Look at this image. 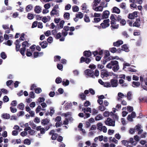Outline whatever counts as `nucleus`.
Listing matches in <instances>:
<instances>
[{"label": "nucleus", "instance_id": "57", "mask_svg": "<svg viewBox=\"0 0 147 147\" xmlns=\"http://www.w3.org/2000/svg\"><path fill=\"white\" fill-rule=\"evenodd\" d=\"M34 121L36 123H38L40 122V119L38 117H36L34 119Z\"/></svg>", "mask_w": 147, "mask_h": 147}, {"label": "nucleus", "instance_id": "61", "mask_svg": "<svg viewBox=\"0 0 147 147\" xmlns=\"http://www.w3.org/2000/svg\"><path fill=\"white\" fill-rule=\"evenodd\" d=\"M29 50L27 49V53H26V55L28 57L31 56L32 55V53L31 52L29 51Z\"/></svg>", "mask_w": 147, "mask_h": 147}, {"label": "nucleus", "instance_id": "20", "mask_svg": "<svg viewBox=\"0 0 147 147\" xmlns=\"http://www.w3.org/2000/svg\"><path fill=\"white\" fill-rule=\"evenodd\" d=\"M112 68V70L114 72H117L119 69V64L113 66Z\"/></svg>", "mask_w": 147, "mask_h": 147}, {"label": "nucleus", "instance_id": "21", "mask_svg": "<svg viewBox=\"0 0 147 147\" xmlns=\"http://www.w3.org/2000/svg\"><path fill=\"white\" fill-rule=\"evenodd\" d=\"M94 10L96 11H102L103 10V7L101 6H99L97 7L94 9H93Z\"/></svg>", "mask_w": 147, "mask_h": 147}, {"label": "nucleus", "instance_id": "28", "mask_svg": "<svg viewBox=\"0 0 147 147\" xmlns=\"http://www.w3.org/2000/svg\"><path fill=\"white\" fill-rule=\"evenodd\" d=\"M64 18L67 20H69L70 18V14L69 13H65L63 16Z\"/></svg>", "mask_w": 147, "mask_h": 147}, {"label": "nucleus", "instance_id": "4", "mask_svg": "<svg viewBox=\"0 0 147 147\" xmlns=\"http://www.w3.org/2000/svg\"><path fill=\"white\" fill-rule=\"evenodd\" d=\"M115 120L108 117L105 121V124L108 126H115Z\"/></svg>", "mask_w": 147, "mask_h": 147}, {"label": "nucleus", "instance_id": "13", "mask_svg": "<svg viewBox=\"0 0 147 147\" xmlns=\"http://www.w3.org/2000/svg\"><path fill=\"white\" fill-rule=\"evenodd\" d=\"M39 45L41 46L42 49H44L46 48L48 45V43L46 41H44L42 42H39Z\"/></svg>", "mask_w": 147, "mask_h": 147}, {"label": "nucleus", "instance_id": "5", "mask_svg": "<svg viewBox=\"0 0 147 147\" xmlns=\"http://www.w3.org/2000/svg\"><path fill=\"white\" fill-rule=\"evenodd\" d=\"M119 64L118 62L116 60H113L109 63L106 65V67L109 69H111L112 66H114Z\"/></svg>", "mask_w": 147, "mask_h": 147}, {"label": "nucleus", "instance_id": "49", "mask_svg": "<svg viewBox=\"0 0 147 147\" xmlns=\"http://www.w3.org/2000/svg\"><path fill=\"white\" fill-rule=\"evenodd\" d=\"M101 20L100 18H94V21H92L93 22L98 23Z\"/></svg>", "mask_w": 147, "mask_h": 147}, {"label": "nucleus", "instance_id": "8", "mask_svg": "<svg viewBox=\"0 0 147 147\" xmlns=\"http://www.w3.org/2000/svg\"><path fill=\"white\" fill-rule=\"evenodd\" d=\"M137 11H134L132 13H129L128 16V18L129 19H134L138 16Z\"/></svg>", "mask_w": 147, "mask_h": 147}, {"label": "nucleus", "instance_id": "7", "mask_svg": "<svg viewBox=\"0 0 147 147\" xmlns=\"http://www.w3.org/2000/svg\"><path fill=\"white\" fill-rule=\"evenodd\" d=\"M84 73L86 75L92 78H94V76L93 71L92 70L90 69H87L85 71Z\"/></svg>", "mask_w": 147, "mask_h": 147}, {"label": "nucleus", "instance_id": "46", "mask_svg": "<svg viewBox=\"0 0 147 147\" xmlns=\"http://www.w3.org/2000/svg\"><path fill=\"white\" fill-rule=\"evenodd\" d=\"M12 41L11 40H8L7 42H6L5 43L6 45L11 46L12 45Z\"/></svg>", "mask_w": 147, "mask_h": 147}, {"label": "nucleus", "instance_id": "34", "mask_svg": "<svg viewBox=\"0 0 147 147\" xmlns=\"http://www.w3.org/2000/svg\"><path fill=\"white\" fill-rule=\"evenodd\" d=\"M40 133L38 134V135L39 136H40L41 134H45V129L43 127H42L40 130Z\"/></svg>", "mask_w": 147, "mask_h": 147}, {"label": "nucleus", "instance_id": "19", "mask_svg": "<svg viewBox=\"0 0 147 147\" xmlns=\"http://www.w3.org/2000/svg\"><path fill=\"white\" fill-rule=\"evenodd\" d=\"M76 18H79L80 19L82 18L84 16L83 14L80 12H78V13L76 15Z\"/></svg>", "mask_w": 147, "mask_h": 147}, {"label": "nucleus", "instance_id": "36", "mask_svg": "<svg viewBox=\"0 0 147 147\" xmlns=\"http://www.w3.org/2000/svg\"><path fill=\"white\" fill-rule=\"evenodd\" d=\"M41 89L40 88H38L35 89V92L36 93L39 94L42 92Z\"/></svg>", "mask_w": 147, "mask_h": 147}, {"label": "nucleus", "instance_id": "6", "mask_svg": "<svg viewBox=\"0 0 147 147\" xmlns=\"http://www.w3.org/2000/svg\"><path fill=\"white\" fill-rule=\"evenodd\" d=\"M109 22L110 20L109 19L105 20H103V22L100 24V26L102 28H105L109 26Z\"/></svg>", "mask_w": 147, "mask_h": 147}, {"label": "nucleus", "instance_id": "45", "mask_svg": "<svg viewBox=\"0 0 147 147\" xmlns=\"http://www.w3.org/2000/svg\"><path fill=\"white\" fill-rule=\"evenodd\" d=\"M110 52L112 53H114L117 51V49L115 47L111 48L109 49Z\"/></svg>", "mask_w": 147, "mask_h": 147}, {"label": "nucleus", "instance_id": "23", "mask_svg": "<svg viewBox=\"0 0 147 147\" xmlns=\"http://www.w3.org/2000/svg\"><path fill=\"white\" fill-rule=\"evenodd\" d=\"M33 8L32 5L31 4L27 6L26 8V12H28L29 11L31 10Z\"/></svg>", "mask_w": 147, "mask_h": 147}, {"label": "nucleus", "instance_id": "48", "mask_svg": "<svg viewBox=\"0 0 147 147\" xmlns=\"http://www.w3.org/2000/svg\"><path fill=\"white\" fill-rule=\"evenodd\" d=\"M61 117L59 116H58L55 118V122H59L61 120Z\"/></svg>", "mask_w": 147, "mask_h": 147}, {"label": "nucleus", "instance_id": "47", "mask_svg": "<svg viewBox=\"0 0 147 147\" xmlns=\"http://www.w3.org/2000/svg\"><path fill=\"white\" fill-rule=\"evenodd\" d=\"M65 23V21L63 20L59 22V26L61 29L63 28V25Z\"/></svg>", "mask_w": 147, "mask_h": 147}, {"label": "nucleus", "instance_id": "55", "mask_svg": "<svg viewBox=\"0 0 147 147\" xmlns=\"http://www.w3.org/2000/svg\"><path fill=\"white\" fill-rule=\"evenodd\" d=\"M61 33L59 32L56 35H55V37L56 39H59L61 37Z\"/></svg>", "mask_w": 147, "mask_h": 147}, {"label": "nucleus", "instance_id": "31", "mask_svg": "<svg viewBox=\"0 0 147 147\" xmlns=\"http://www.w3.org/2000/svg\"><path fill=\"white\" fill-rule=\"evenodd\" d=\"M2 117L3 118L8 119H9L10 115L9 114L6 113L3 115Z\"/></svg>", "mask_w": 147, "mask_h": 147}, {"label": "nucleus", "instance_id": "58", "mask_svg": "<svg viewBox=\"0 0 147 147\" xmlns=\"http://www.w3.org/2000/svg\"><path fill=\"white\" fill-rule=\"evenodd\" d=\"M127 110L129 112H132L133 111V108L132 107L129 106L127 107Z\"/></svg>", "mask_w": 147, "mask_h": 147}, {"label": "nucleus", "instance_id": "27", "mask_svg": "<svg viewBox=\"0 0 147 147\" xmlns=\"http://www.w3.org/2000/svg\"><path fill=\"white\" fill-rule=\"evenodd\" d=\"M69 81L67 80H66V81L65 82L64 80H63L62 82V84L64 86H66L68 85L69 84Z\"/></svg>", "mask_w": 147, "mask_h": 147}, {"label": "nucleus", "instance_id": "17", "mask_svg": "<svg viewBox=\"0 0 147 147\" xmlns=\"http://www.w3.org/2000/svg\"><path fill=\"white\" fill-rule=\"evenodd\" d=\"M122 51H124L126 52H128L129 50L126 44H124L121 46Z\"/></svg>", "mask_w": 147, "mask_h": 147}, {"label": "nucleus", "instance_id": "52", "mask_svg": "<svg viewBox=\"0 0 147 147\" xmlns=\"http://www.w3.org/2000/svg\"><path fill=\"white\" fill-rule=\"evenodd\" d=\"M120 24L122 26L125 25L126 23V21L124 19H122L120 21Z\"/></svg>", "mask_w": 147, "mask_h": 147}, {"label": "nucleus", "instance_id": "10", "mask_svg": "<svg viewBox=\"0 0 147 147\" xmlns=\"http://www.w3.org/2000/svg\"><path fill=\"white\" fill-rule=\"evenodd\" d=\"M111 86L112 87H116L118 85V80L114 79L111 80Z\"/></svg>", "mask_w": 147, "mask_h": 147}, {"label": "nucleus", "instance_id": "62", "mask_svg": "<svg viewBox=\"0 0 147 147\" xmlns=\"http://www.w3.org/2000/svg\"><path fill=\"white\" fill-rule=\"evenodd\" d=\"M29 96L31 98H34L35 97L34 93L33 92L31 91L29 93Z\"/></svg>", "mask_w": 147, "mask_h": 147}, {"label": "nucleus", "instance_id": "40", "mask_svg": "<svg viewBox=\"0 0 147 147\" xmlns=\"http://www.w3.org/2000/svg\"><path fill=\"white\" fill-rule=\"evenodd\" d=\"M57 136L58 134L57 133H56L52 135L51 138L52 140H55L57 138Z\"/></svg>", "mask_w": 147, "mask_h": 147}, {"label": "nucleus", "instance_id": "9", "mask_svg": "<svg viewBox=\"0 0 147 147\" xmlns=\"http://www.w3.org/2000/svg\"><path fill=\"white\" fill-rule=\"evenodd\" d=\"M100 75L101 77L102 78L105 77H107L109 76V75L108 74V72L106 70L104 69H102L101 70Z\"/></svg>", "mask_w": 147, "mask_h": 147}, {"label": "nucleus", "instance_id": "44", "mask_svg": "<svg viewBox=\"0 0 147 147\" xmlns=\"http://www.w3.org/2000/svg\"><path fill=\"white\" fill-rule=\"evenodd\" d=\"M107 57H103V59L101 61L102 62V63L103 65L105 64L108 61V60L107 59Z\"/></svg>", "mask_w": 147, "mask_h": 147}, {"label": "nucleus", "instance_id": "60", "mask_svg": "<svg viewBox=\"0 0 147 147\" xmlns=\"http://www.w3.org/2000/svg\"><path fill=\"white\" fill-rule=\"evenodd\" d=\"M90 105V103L88 101H86L84 103V106L86 107H87Z\"/></svg>", "mask_w": 147, "mask_h": 147}, {"label": "nucleus", "instance_id": "37", "mask_svg": "<svg viewBox=\"0 0 147 147\" xmlns=\"http://www.w3.org/2000/svg\"><path fill=\"white\" fill-rule=\"evenodd\" d=\"M98 109L101 111H105L106 109V108L103 105L99 106L98 107Z\"/></svg>", "mask_w": 147, "mask_h": 147}, {"label": "nucleus", "instance_id": "41", "mask_svg": "<svg viewBox=\"0 0 147 147\" xmlns=\"http://www.w3.org/2000/svg\"><path fill=\"white\" fill-rule=\"evenodd\" d=\"M1 57L3 59H5L7 58V55L4 52H2L1 54Z\"/></svg>", "mask_w": 147, "mask_h": 147}, {"label": "nucleus", "instance_id": "16", "mask_svg": "<svg viewBox=\"0 0 147 147\" xmlns=\"http://www.w3.org/2000/svg\"><path fill=\"white\" fill-rule=\"evenodd\" d=\"M41 9L39 5L36 6L34 8V11L36 13H39L41 12Z\"/></svg>", "mask_w": 147, "mask_h": 147}, {"label": "nucleus", "instance_id": "54", "mask_svg": "<svg viewBox=\"0 0 147 147\" xmlns=\"http://www.w3.org/2000/svg\"><path fill=\"white\" fill-rule=\"evenodd\" d=\"M110 112L108 111H105L103 113V116L105 117H108L109 116Z\"/></svg>", "mask_w": 147, "mask_h": 147}, {"label": "nucleus", "instance_id": "18", "mask_svg": "<svg viewBox=\"0 0 147 147\" xmlns=\"http://www.w3.org/2000/svg\"><path fill=\"white\" fill-rule=\"evenodd\" d=\"M112 12L119 14L120 13V10L117 7H114L113 8Z\"/></svg>", "mask_w": 147, "mask_h": 147}, {"label": "nucleus", "instance_id": "35", "mask_svg": "<svg viewBox=\"0 0 147 147\" xmlns=\"http://www.w3.org/2000/svg\"><path fill=\"white\" fill-rule=\"evenodd\" d=\"M98 129H99L100 131H101L102 129V124L100 123H98L97 124Z\"/></svg>", "mask_w": 147, "mask_h": 147}, {"label": "nucleus", "instance_id": "1", "mask_svg": "<svg viewBox=\"0 0 147 147\" xmlns=\"http://www.w3.org/2000/svg\"><path fill=\"white\" fill-rule=\"evenodd\" d=\"M20 41L19 40H17L14 42L16 45V50L17 52L19 51L23 56L25 55V52L26 50V47H28L30 44L28 41H26L23 42L22 44V48L20 49L21 45L20 44Z\"/></svg>", "mask_w": 147, "mask_h": 147}, {"label": "nucleus", "instance_id": "11", "mask_svg": "<svg viewBox=\"0 0 147 147\" xmlns=\"http://www.w3.org/2000/svg\"><path fill=\"white\" fill-rule=\"evenodd\" d=\"M123 43V42L122 40H119L115 42H114L113 43V45L114 47H119Z\"/></svg>", "mask_w": 147, "mask_h": 147}, {"label": "nucleus", "instance_id": "63", "mask_svg": "<svg viewBox=\"0 0 147 147\" xmlns=\"http://www.w3.org/2000/svg\"><path fill=\"white\" fill-rule=\"evenodd\" d=\"M133 118L130 115H129L127 117V119L130 121H133Z\"/></svg>", "mask_w": 147, "mask_h": 147}, {"label": "nucleus", "instance_id": "22", "mask_svg": "<svg viewBox=\"0 0 147 147\" xmlns=\"http://www.w3.org/2000/svg\"><path fill=\"white\" fill-rule=\"evenodd\" d=\"M79 96L80 98L82 100H86V96L85 94L83 93H81L79 94Z\"/></svg>", "mask_w": 147, "mask_h": 147}, {"label": "nucleus", "instance_id": "43", "mask_svg": "<svg viewBox=\"0 0 147 147\" xmlns=\"http://www.w3.org/2000/svg\"><path fill=\"white\" fill-rule=\"evenodd\" d=\"M132 84L136 87H139L140 85V83L138 82L134 81L132 82Z\"/></svg>", "mask_w": 147, "mask_h": 147}, {"label": "nucleus", "instance_id": "24", "mask_svg": "<svg viewBox=\"0 0 147 147\" xmlns=\"http://www.w3.org/2000/svg\"><path fill=\"white\" fill-rule=\"evenodd\" d=\"M84 20L86 22H89L90 21L89 17L86 14L84 15Z\"/></svg>", "mask_w": 147, "mask_h": 147}, {"label": "nucleus", "instance_id": "42", "mask_svg": "<svg viewBox=\"0 0 147 147\" xmlns=\"http://www.w3.org/2000/svg\"><path fill=\"white\" fill-rule=\"evenodd\" d=\"M27 18L29 19L32 20L33 19L34 16L33 14L30 13H28L27 15Z\"/></svg>", "mask_w": 147, "mask_h": 147}, {"label": "nucleus", "instance_id": "25", "mask_svg": "<svg viewBox=\"0 0 147 147\" xmlns=\"http://www.w3.org/2000/svg\"><path fill=\"white\" fill-rule=\"evenodd\" d=\"M54 61L55 62L59 61H60L61 57L59 55H56L54 57Z\"/></svg>", "mask_w": 147, "mask_h": 147}, {"label": "nucleus", "instance_id": "14", "mask_svg": "<svg viewBox=\"0 0 147 147\" xmlns=\"http://www.w3.org/2000/svg\"><path fill=\"white\" fill-rule=\"evenodd\" d=\"M50 120L49 119L46 118L42 119L41 121V124L43 125H47L49 123Z\"/></svg>", "mask_w": 147, "mask_h": 147}, {"label": "nucleus", "instance_id": "15", "mask_svg": "<svg viewBox=\"0 0 147 147\" xmlns=\"http://www.w3.org/2000/svg\"><path fill=\"white\" fill-rule=\"evenodd\" d=\"M58 8L59 7L58 5H56L54 6L53 8L50 12V14L51 16H53L55 14H57L56 13H53V12H56L57 10L56 9H58Z\"/></svg>", "mask_w": 147, "mask_h": 147}, {"label": "nucleus", "instance_id": "53", "mask_svg": "<svg viewBox=\"0 0 147 147\" xmlns=\"http://www.w3.org/2000/svg\"><path fill=\"white\" fill-rule=\"evenodd\" d=\"M104 87H111V84L110 82H107L104 83L103 85Z\"/></svg>", "mask_w": 147, "mask_h": 147}, {"label": "nucleus", "instance_id": "64", "mask_svg": "<svg viewBox=\"0 0 147 147\" xmlns=\"http://www.w3.org/2000/svg\"><path fill=\"white\" fill-rule=\"evenodd\" d=\"M37 23L38 22L37 21L34 22L32 23V28H34L36 27L37 26Z\"/></svg>", "mask_w": 147, "mask_h": 147}, {"label": "nucleus", "instance_id": "59", "mask_svg": "<svg viewBox=\"0 0 147 147\" xmlns=\"http://www.w3.org/2000/svg\"><path fill=\"white\" fill-rule=\"evenodd\" d=\"M3 100L4 102H7L9 101V98L7 96H5L3 98Z\"/></svg>", "mask_w": 147, "mask_h": 147}, {"label": "nucleus", "instance_id": "56", "mask_svg": "<svg viewBox=\"0 0 147 147\" xmlns=\"http://www.w3.org/2000/svg\"><path fill=\"white\" fill-rule=\"evenodd\" d=\"M47 40L48 43H51L53 41V38L52 37H49L47 39Z\"/></svg>", "mask_w": 147, "mask_h": 147}, {"label": "nucleus", "instance_id": "3", "mask_svg": "<svg viewBox=\"0 0 147 147\" xmlns=\"http://www.w3.org/2000/svg\"><path fill=\"white\" fill-rule=\"evenodd\" d=\"M142 22L143 24H144V20H141L140 18H136V21L133 24V26L139 28L141 26Z\"/></svg>", "mask_w": 147, "mask_h": 147}, {"label": "nucleus", "instance_id": "39", "mask_svg": "<svg viewBox=\"0 0 147 147\" xmlns=\"http://www.w3.org/2000/svg\"><path fill=\"white\" fill-rule=\"evenodd\" d=\"M24 143L25 144H27L29 145L30 144L31 142L29 139H26L24 140Z\"/></svg>", "mask_w": 147, "mask_h": 147}, {"label": "nucleus", "instance_id": "38", "mask_svg": "<svg viewBox=\"0 0 147 147\" xmlns=\"http://www.w3.org/2000/svg\"><path fill=\"white\" fill-rule=\"evenodd\" d=\"M105 55L104 57H107L110 56V54L109 51L106 50L105 52Z\"/></svg>", "mask_w": 147, "mask_h": 147}, {"label": "nucleus", "instance_id": "12", "mask_svg": "<svg viewBox=\"0 0 147 147\" xmlns=\"http://www.w3.org/2000/svg\"><path fill=\"white\" fill-rule=\"evenodd\" d=\"M109 12L108 10H105L103 12L102 17L103 19H106L108 18Z\"/></svg>", "mask_w": 147, "mask_h": 147}, {"label": "nucleus", "instance_id": "50", "mask_svg": "<svg viewBox=\"0 0 147 147\" xmlns=\"http://www.w3.org/2000/svg\"><path fill=\"white\" fill-rule=\"evenodd\" d=\"M57 68L59 70H62L63 68V66L62 64H58L57 65Z\"/></svg>", "mask_w": 147, "mask_h": 147}, {"label": "nucleus", "instance_id": "26", "mask_svg": "<svg viewBox=\"0 0 147 147\" xmlns=\"http://www.w3.org/2000/svg\"><path fill=\"white\" fill-rule=\"evenodd\" d=\"M24 105L22 103H21L19 104L18 106V108H19L20 109L22 110H24Z\"/></svg>", "mask_w": 147, "mask_h": 147}, {"label": "nucleus", "instance_id": "2", "mask_svg": "<svg viewBox=\"0 0 147 147\" xmlns=\"http://www.w3.org/2000/svg\"><path fill=\"white\" fill-rule=\"evenodd\" d=\"M83 56L85 57H81L80 59V63L85 62L86 64H89L91 60L89 58L92 55V53L90 50L85 51L83 53Z\"/></svg>", "mask_w": 147, "mask_h": 147}, {"label": "nucleus", "instance_id": "33", "mask_svg": "<svg viewBox=\"0 0 147 147\" xmlns=\"http://www.w3.org/2000/svg\"><path fill=\"white\" fill-rule=\"evenodd\" d=\"M103 117L100 114H99L97 115V116L95 117V119L96 121H97L101 119Z\"/></svg>", "mask_w": 147, "mask_h": 147}, {"label": "nucleus", "instance_id": "51", "mask_svg": "<svg viewBox=\"0 0 147 147\" xmlns=\"http://www.w3.org/2000/svg\"><path fill=\"white\" fill-rule=\"evenodd\" d=\"M111 116H112V117L113 118L114 120H116L117 121L118 120L119 117L116 114H114L113 115Z\"/></svg>", "mask_w": 147, "mask_h": 147}, {"label": "nucleus", "instance_id": "32", "mask_svg": "<svg viewBox=\"0 0 147 147\" xmlns=\"http://www.w3.org/2000/svg\"><path fill=\"white\" fill-rule=\"evenodd\" d=\"M131 92H128L127 94V99L129 100H130L131 99Z\"/></svg>", "mask_w": 147, "mask_h": 147}, {"label": "nucleus", "instance_id": "30", "mask_svg": "<svg viewBox=\"0 0 147 147\" xmlns=\"http://www.w3.org/2000/svg\"><path fill=\"white\" fill-rule=\"evenodd\" d=\"M55 81L57 84L60 83L62 82V79L60 77L57 78L55 80Z\"/></svg>", "mask_w": 147, "mask_h": 147}, {"label": "nucleus", "instance_id": "29", "mask_svg": "<svg viewBox=\"0 0 147 147\" xmlns=\"http://www.w3.org/2000/svg\"><path fill=\"white\" fill-rule=\"evenodd\" d=\"M79 8L76 5H74L72 7V10L73 12H77L79 11Z\"/></svg>", "mask_w": 147, "mask_h": 147}]
</instances>
